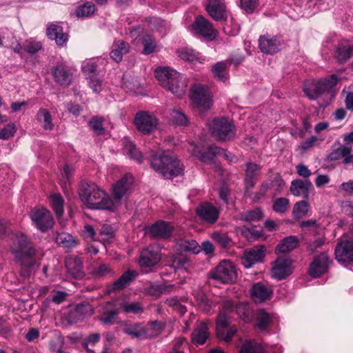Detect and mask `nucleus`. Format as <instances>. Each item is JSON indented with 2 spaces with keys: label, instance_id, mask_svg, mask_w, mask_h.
Here are the masks:
<instances>
[{
  "label": "nucleus",
  "instance_id": "obj_14",
  "mask_svg": "<svg viewBox=\"0 0 353 353\" xmlns=\"http://www.w3.org/2000/svg\"><path fill=\"white\" fill-rule=\"evenodd\" d=\"M266 248L260 245L247 250L241 256L242 265L246 268H250L256 263L261 262L265 256Z\"/></svg>",
  "mask_w": 353,
  "mask_h": 353
},
{
  "label": "nucleus",
  "instance_id": "obj_16",
  "mask_svg": "<svg viewBox=\"0 0 353 353\" xmlns=\"http://www.w3.org/2000/svg\"><path fill=\"white\" fill-rule=\"evenodd\" d=\"M292 273L291 260L285 256L279 257L273 263L271 275L278 280L285 279Z\"/></svg>",
  "mask_w": 353,
  "mask_h": 353
},
{
  "label": "nucleus",
  "instance_id": "obj_33",
  "mask_svg": "<svg viewBox=\"0 0 353 353\" xmlns=\"http://www.w3.org/2000/svg\"><path fill=\"white\" fill-rule=\"evenodd\" d=\"M93 314L92 305L88 303L78 304L75 309L70 313V317L75 321H80L86 316H90Z\"/></svg>",
  "mask_w": 353,
  "mask_h": 353
},
{
  "label": "nucleus",
  "instance_id": "obj_27",
  "mask_svg": "<svg viewBox=\"0 0 353 353\" xmlns=\"http://www.w3.org/2000/svg\"><path fill=\"white\" fill-rule=\"evenodd\" d=\"M46 33L49 39L54 40L59 46H63L68 40V36L63 33L62 27L57 24H50Z\"/></svg>",
  "mask_w": 353,
  "mask_h": 353
},
{
  "label": "nucleus",
  "instance_id": "obj_2",
  "mask_svg": "<svg viewBox=\"0 0 353 353\" xmlns=\"http://www.w3.org/2000/svg\"><path fill=\"white\" fill-rule=\"evenodd\" d=\"M155 74L160 85L176 97L181 98L185 94L188 81L183 74L169 67L157 68Z\"/></svg>",
  "mask_w": 353,
  "mask_h": 353
},
{
  "label": "nucleus",
  "instance_id": "obj_5",
  "mask_svg": "<svg viewBox=\"0 0 353 353\" xmlns=\"http://www.w3.org/2000/svg\"><path fill=\"white\" fill-rule=\"evenodd\" d=\"M337 81V76L332 74L324 79L307 83L304 88V92L310 99H316L324 94L332 96V90Z\"/></svg>",
  "mask_w": 353,
  "mask_h": 353
},
{
  "label": "nucleus",
  "instance_id": "obj_45",
  "mask_svg": "<svg viewBox=\"0 0 353 353\" xmlns=\"http://www.w3.org/2000/svg\"><path fill=\"white\" fill-rule=\"evenodd\" d=\"M271 320L270 314L261 310L258 313L256 327L260 331H263L268 327Z\"/></svg>",
  "mask_w": 353,
  "mask_h": 353
},
{
  "label": "nucleus",
  "instance_id": "obj_43",
  "mask_svg": "<svg viewBox=\"0 0 353 353\" xmlns=\"http://www.w3.org/2000/svg\"><path fill=\"white\" fill-rule=\"evenodd\" d=\"M124 150L125 152L131 158L139 163H141L142 161V154L137 149L135 145L129 140H125L123 142Z\"/></svg>",
  "mask_w": 353,
  "mask_h": 353
},
{
  "label": "nucleus",
  "instance_id": "obj_42",
  "mask_svg": "<svg viewBox=\"0 0 353 353\" xmlns=\"http://www.w3.org/2000/svg\"><path fill=\"white\" fill-rule=\"evenodd\" d=\"M178 56L183 60L195 63L196 61L201 63V58L199 57L195 52L188 48L180 49L177 51Z\"/></svg>",
  "mask_w": 353,
  "mask_h": 353
},
{
  "label": "nucleus",
  "instance_id": "obj_52",
  "mask_svg": "<svg viewBox=\"0 0 353 353\" xmlns=\"http://www.w3.org/2000/svg\"><path fill=\"white\" fill-rule=\"evenodd\" d=\"M212 239L222 248H226L230 245V238L225 232H214L211 234Z\"/></svg>",
  "mask_w": 353,
  "mask_h": 353
},
{
  "label": "nucleus",
  "instance_id": "obj_22",
  "mask_svg": "<svg viewBox=\"0 0 353 353\" xmlns=\"http://www.w3.org/2000/svg\"><path fill=\"white\" fill-rule=\"evenodd\" d=\"M206 10L210 16L216 21L225 19V4L224 0H208Z\"/></svg>",
  "mask_w": 353,
  "mask_h": 353
},
{
  "label": "nucleus",
  "instance_id": "obj_7",
  "mask_svg": "<svg viewBox=\"0 0 353 353\" xmlns=\"http://www.w3.org/2000/svg\"><path fill=\"white\" fill-rule=\"evenodd\" d=\"M190 97L200 111L209 110L212 106L211 96L207 86L195 84L190 90Z\"/></svg>",
  "mask_w": 353,
  "mask_h": 353
},
{
  "label": "nucleus",
  "instance_id": "obj_6",
  "mask_svg": "<svg viewBox=\"0 0 353 353\" xmlns=\"http://www.w3.org/2000/svg\"><path fill=\"white\" fill-rule=\"evenodd\" d=\"M211 134L217 139L226 141L235 134L233 124L224 117L215 118L209 125Z\"/></svg>",
  "mask_w": 353,
  "mask_h": 353
},
{
  "label": "nucleus",
  "instance_id": "obj_10",
  "mask_svg": "<svg viewBox=\"0 0 353 353\" xmlns=\"http://www.w3.org/2000/svg\"><path fill=\"white\" fill-rule=\"evenodd\" d=\"M124 332L137 339L152 338L159 332V326L157 323H152L145 327L140 324H133L126 326Z\"/></svg>",
  "mask_w": 353,
  "mask_h": 353
},
{
  "label": "nucleus",
  "instance_id": "obj_58",
  "mask_svg": "<svg viewBox=\"0 0 353 353\" xmlns=\"http://www.w3.org/2000/svg\"><path fill=\"white\" fill-rule=\"evenodd\" d=\"M272 208L277 213H285L289 208V199L284 197L278 198L275 199Z\"/></svg>",
  "mask_w": 353,
  "mask_h": 353
},
{
  "label": "nucleus",
  "instance_id": "obj_40",
  "mask_svg": "<svg viewBox=\"0 0 353 353\" xmlns=\"http://www.w3.org/2000/svg\"><path fill=\"white\" fill-rule=\"evenodd\" d=\"M37 119L39 122L42 123V126L46 130H52L54 128L52 117L49 111L44 108H41L37 114Z\"/></svg>",
  "mask_w": 353,
  "mask_h": 353
},
{
  "label": "nucleus",
  "instance_id": "obj_29",
  "mask_svg": "<svg viewBox=\"0 0 353 353\" xmlns=\"http://www.w3.org/2000/svg\"><path fill=\"white\" fill-rule=\"evenodd\" d=\"M236 311V305L230 300H225L221 303V308L220 313L217 317V325H228L229 317L228 316L230 313Z\"/></svg>",
  "mask_w": 353,
  "mask_h": 353
},
{
  "label": "nucleus",
  "instance_id": "obj_50",
  "mask_svg": "<svg viewBox=\"0 0 353 353\" xmlns=\"http://www.w3.org/2000/svg\"><path fill=\"white\" fill-rule=\"evenodd\" d=\"M195 301L199 307L204 311L209 312L212 307V303L208 299V297L203 292H199L194 296Z\"/></svg>",
  "mask_w": 353,
  "mask_h": 353
},
{
  "label": "nucleus",
  "instance_id": "obj_18",
  "mask_svg": "<svg viewBox=\"0 0 353 353\" xmlns=\"http://www.w3.org/2000/svg\"><path fill=\"white\" fill-rule=\"evenodd\" d=\"M330 261L327 254L323 252L316 256L311 263L309 274L313 277H319L325 273L328 269Z\"/></svg>",
  "mask_w": 353,
  "mask_h": 353
},
{
  "label": "nucleus",
  "instance_id": "obj_9",
  "mask_svg": "<svg viewBox=\"0 0 353 353\" xmlns=\"http://www.w3.org/2000/svg\"><path fill=\"white\" fill-rule=\"evenodd\" d=\"M212 278L219 280L223 283H230L235 281L237 278L235 265L230 261H222L212 272Z\"/></svg>",
  "mask_w": 353,
  "mask_h": 353
},
{
  "label": "nucleus",
  "instance_id": "obj_4",
  "mask_svg": "<svg viewBox=\"0 0 353 353\" xmlns=\"http://www.w3.org/2000/svg\"><path fill=\"white\" fill-rule=\"evenodd\" d=\"M152 168L164 178L171 179L181 175L183 166L176 158L165 153L154 154L150 161Z\"/></svg>",
  "mask_w": 353,
  "mask_h": 353
},
{
  "label": "nucleus",
  "instance_id": "obj_57",
  "mask_svg": "<svg viewBox=\"0 0 353 353\" xmlns=\"http://www.w3.org/2000/svg\"><path fill=\"white\" fill-rule=\"evenodd\" d=\"M165 303L173 311L177 312L180 315H183L186 312V307L176 298L168 299L165 301Z\"/></svg>",
  "mask_w": 353,
  "mask_h": 353
},
{
  "label": "nucleus",
  "instance_id": "obj_30",
  "mask_svg": "<svg viewBox=\"0 0 353 353\" xmlns=\"http://www.w3.org/2000/svg\"><path fill=\"white\" fill-rule=\"evenodd\" d=\"M261 167L254 163H247L245 176V185L246 191L252 189L255 185V177L259 174Z\"/></svg>",
  "mask_w": 353,
  "mask_h": 353
},
{
  "label": "nucleus",
  "instance_id": "obj_36",
  "mask_svg": "<svg viewBox=\"0 0 353 353\" xmlns=\"http://www.w3.org/2000/svg\"><path fill=\"white\" fill-rule=\"evenodd\" d=\"M137 276L136 271L128 270L124 272L116 281L113 283V290H122L128 285Z\"/></svg>",
  "mask_w": 353,
  "mask_h": 353
},
{
  "label": "nucleus",
  "instance_id": "obj_26",
  "mask_svg": "<svg viewBox=\"0 0 353 353\" xmlns=\"http://www.w3.org/2000/svg\"><path fill=\"white\" fill-rule=\"evenodd\" d=\"M312 186V183L309 179H295L291 182L290 190L296 196H302L303 198L307 199L309 195V189Z\"/></svg>",
  "mask_w": 353,
  "mask_h": 353
},
{
  "label": "nucleus",
  "instance_id": "obj_60",
  "mask_svg": "<svg viewBox=\"0 0 353 353\" xmlns=\"http://www.w3.org/2000/svg\"><path fill=\"white\" fill-rule=\"evenodd\" d=\"M17 132V128L14 123H9L6 125L4 128L0 129V139L7 140L10 138L12 137L15 132Z\"/></svg>",
  "mask_w": 353,
  "mask_h": 353
},
{
  "label": "nucleus",
  "instance_id": "obj_1",
  "mask_svg": "<svg viewBox=\"0 0 353 353\" xmlns=\"http://www.w3.org/2000/svg\"><path fill=\"white\" fill-rule=\"evenodd\" d=\"M79 194L83 203L90 209L114 210L112 199L94 183L82 182Z\"/></svg>",
  "mask_w": 353,
  "mask_h": 353
},
{
  "label": "nucleus",
  "instance_id": "obj_15",
  "mask_svg": "<svg viewBox=\"0 0 353 353\" xmlns=\"http://www.w3.org/2000/svg\"><path fill=\"white\" fill-rule=\"evenodd\" d=\"M160 259V246L159 245H150L141 252L139 264L141 267H152L157 264Z\"/></svg>",
  "mask_w": 353,
  "mask_h": 353
},
{
  "label": "nucleus",
  "instance_id": "obj_54",
  "mask_svg": "<svg viewBox=\"0 0 353 353\" xmlns=\"http://www.w3.org/2000/svg\"><path fill=\"white\" fill-rule=\"evenodd\" d=\"M142 44L143 46V53L149 54L154 52L157 44L154 38L151 35H145L142 39Z\"/></svg>",
  "mask_w": 353,
  "mask_h": 353
},
{
  "label": "nucleus",
  "instance_id": "obj_19",
  "mask_svg": "<svg viewBox=\"0 0 353 353\" xmlns=\"http://www.w3.org/2000/svg\"><path fill=\"white\" fill-rule=\"evenodd\" d=\"M259 43L262 52L271 54L279 52L281 44V41L276 37L270 34L261 36Z\"/></svg>",
  "mask_w": 353,
  "mask_h": 353
},
{
  "label": "nucleus",
  "instance_id": "obj_39",
  "mask_svg": "<svg viewBox=\"0 0 353 353\" xmlns=\"http://www.w3.org/2000/svg\"><path fill=\"white\" fill-rule=\"evenodd\" d=\"M56 242L65 248H73L77 245V241L69 233L61 232L57 234Z\"/></svg>",
  "mask_w": 353,
  "mask_h": 353
},
{
  "label": "nucleus",
  "instance_id": "obj_59",
  "mask_svg": "<svg viewBox=\"0 0 353 353\" xmlns=\"http://www.w3.org/2000/svg\"><path fill=\"white\" fill-rule=\"evenodd\" d=\"M235 312L236 314L244 321L247 322L250 321V310L246 303H241L236 304Z\"/></svg>",
  "mask_w": 353,
  "mask_h": 353
},
{
  "label": "nucleus",
  "instance_id": "obj_35",
  "mask_svg": "<svg viewBox=\"0 0 353 353\" xmlns=\"http://www.w3.org/2000/svg\"><path fill=\"white\" fill-rule=\"evenodd\" d=\"M298 245V238L295 236H289L283 239L276 246L275 252L276 254L288 252L295 249Z\"/></svg>",
  "mask_w": 353,
  "mask_h": 353
},
{
  "label": "nucleus",
  "instance_id": "obj_56",
  "mask_svg": "<svg viewBox=\"0 0 353 353\" xmlns=\"http://www.w3.org/2000/svg\"><path fill=\"white\" fill-rule=\"evenodd\" d=\"M95 11V6L92 3L88 2L79 7L77 10L78 17H88L92 15Z\"/></svg>",
  "mask_w": 353,
  "mask_h": 353
},
{
  "label": "nucleus",
  "instance_id": "obj_28",
  "mask_svg": "<svg viewBox=\"0 0 353 353\" xmlns=\"http://www.w3.org/2000/svg\"><path fill=\"white\" fill-rule=\"evenodd\" d=\"M272 290L261 283L254 284L251 288V296L255 302H263L270 299Z\"/></svg>",
  "mask_w": 353,
  "mask_h": 353
},
{
  "label": "nucleus",
  "instance_id": "obj_55",
  "mask_svg": "<svg viewBox=\"0 0 353 353\" xmlns=\"http://www.w3.org/2000/svg\"><path fill=\"white\" fill-rule=\"evenodd\" d=\"M240 353H263V348L256 342L248 341L241 347Z\"/></svg>",
  "mask_w": 353,
  "mask_h": 353
},
{
  "label": "nucleus",
  "instance_id": "obj_49",
  "mask_svg": "<svg viewBox=\"0 0 353 353\" xmlns=\"http://www.w3.org/2000/svg\"><path fill=\"white\" fill-rule=\"evenodd\" d=\"M227 325H221L216 324L217 336L225 341H230L236 332L235 327H231L229 330H225Z\"/></svg>",
  "mask_w": 353,
  "mask_h": 353
},
{
  "label": "nucleus",
  "instance_id": "obj_47",
  "mask_svg": "<svg viewBox=\"0 0 353 353\" xmlns=\"http://www.w3.org/2000/svg\"><path fill=\"white\" fill-rule=\"evenodd\" d=\"M350 153V145H341L328 155V159L330 161H336L342 158L345 159Z\"/></svg>",
  "mask_w": 353,
  "mask_h": 353
},
{
  "label": "nucleus",
  "instance_id": "obj_25",
  "mask_svg": "<svg viewBox=\"0 0 353 353\" xmlns=\"http://www.w3.org/2000/svg\"><path fill=\"white\" fill-rule=\"evenodd\" d=\"M65 268L69 274L75 278L82 277L83 272V260L77 256H70L65 259Z\"/></svg>",
  "mask_w": 353,
  "mask_h": 353
},
{
  "label": "nucleus",
  "instance_id": "obj_41",
  "mask_svg": "<svg viewBox=\"0 0 353 353\" xmlns=\"http://www.w3.org/2000/svg\"><path fill=\"white\" fill-rule=\"evenodd\" d=\"M172 288V285L150 283L144 288V291L148 295L158 296L161 294L169 292Z\"/></svg>",
  "mask_w": 353,
  "mask_h": 353
},
{
  "label": "nucleus",
  "instance_id": "obj_13",
  "mask_svg": "<svg viewBox=\"0 0 353 353\" xmlns=\"http://www.w3.org/2000/svg\"><path fill=\"white\" fill-rule=\"evenodd\" d=\"M192 31L209 40H213L217 35V31L203 17L198 16L192 23Z\"/></svg>",
  "mask_w": 353,
  "mask_h": 353
},
{
  "label": "nucleus",
  "instance_id": "obj_11",
  "mask_svg": "<svg viewBox=\"0 0 353 353\" xmlns=\"http://www.w3.org/2000/svg\"><path fill=\"white\" fill-rule=\"evenodd\" d=\"M132 183V176L130 174H127L113 185V199L112 200L114 203V210L116 209L118 205L121 203L122 200L126 197Z\"/></svg>",
  "mask_w": 353,
  "mask_h": 353
},
{
  "label": "nucleus",
  "instance_id": "obj_64",
  "mask_svg": "<svg viewBox=\"0 0 353 353\" xmlns=\"http://www.w3.org/2000/svg\"><path fill=\"white\" fill-rule=\"evenodd\" d=\"M262 217V212L260 209L256 208L253 210L248 211L242 215V219L246 221H255Z\"/></svg>",
  "mask_w": 353,
  "mask_h": 353
},
{
  "label": "nucleus",
  "instance_id": "obj_51",
  "mask_svg": "<svg viewBox=\"0 0 353 353\" xmlns=\"http://www.w3.org/2000/svg\"><path fill=\"white\" fill-rule=\"evenodd\" d=\"M92 274L97 278H104L108 276H112L114 272L108 265L100 264L93 268Z\"/></svg>",
  "mask_w": 353,
  "mask_h": 353
},
{
  "label": "nucleus",
  "instance_id": "obj_46",
  "mask_svg": "<svg viewBox=\"0 0 353 353\" xmlns=\"http://www.w3.org/2000/svg\"><path fill=\"white\" fill-rule=\"evenodd\" d=\"M181 249L185 252H192L197 254L201 251V248L197 242L193 239H181L179 241Z\"/></svg>",
  "mask_w": 353,
  "mask_h": 353
},
{
  "label": "nucleus",
  "instance_id": "obj_12",
  "mask_svg": "<svg viewBox=\"0 0 353 353\" xmlns=\"http://www.w3.org/2000/svg\"><path fill=\"white\" fill-rule=\"evenodd\" d=\"M30 218L41 232L47 231L54 225V220L50 212L43 208H34L30 213Z\"/></svg>",
  "mask_w": 353,
  "mask_h": 353
},
{
  "label": "nucleus",
  "instance_id": "obj_31",
  "mask_svg": "<svg viewBox=\"0 0 353 353\" xmlns=\"http://www.w3.org/2000/svg\"><path fill=\"white\" fill-rule=\"evenodd\" d=\"M112 48L110 57L116 62L121 61L123 56L128 53L130 50L129 44L123 40L115 41Z\"/></svg>",
  "mask_w": 353,
  "mask_h": 353
},
{
  "label": "nucleus",
  "instance_id": "obj_3",
  "mask_svg": "<svg viewBox=\"0 0 353 353\" xmlns=\"http://www.w3.org/2000/svg\"><path fill=\"white\" fill-rule=\"evenodd\" d=\"M9 245L17 263L28 268L34 265L36 250L27 236L21 233L11 234L9 236Z\"/></svg>",
  "mask_w": 353,
  "mask_h": 353
},
{
  "label": "nucleus",
  "instance_id": "obj_62",
  "mask_svg": "<svg viewBox=\"0 0 353 353\" xmlns=\"http://www.w3.org/2000/svg\"><path fill=\"white\" fill-rule=\"evenodd\" d=\"M123 80V85L124 88L134 93L139 92V90L140 88V83L139 82L137 78L133 77L130 80L124 77Z\"/></svg>",
  "mask_w": 353,
  "mask_h": 353
},
{
  "label": "nucleus",
  "instance_id": "obj_17",
  "mask_svg": "<svg viewBox=\"0 0 353 353\" xmlns=\"http://www.w3.org/2000/svg\"><path fill=\"white\" fill-rule=\"evenodd\" d=\"M336 259L341 263H353V241L346 240L338 243L335 248Z\"/></svg>",
  "mask_w": 353,
  "mask_h": 353
},
{
  "label": "nucleus",
  "instance_id": "obj_20",
  "mask_svg": "<svg viewBox=\"0 0 353 353\" xmlns=\"http://www.w3.org/2000/svg\"><path fill=\"white\" fill-rule=\"evenodd\" d=\"M172 230L173 226L170 223L158 221L148 229V232L152 237L165 239L170 236Z\"/></svg>",
  "mask_w": 353,
  "mask_h": 353
},
{
  "label": "nucleus",
  "instance_id": "obj_53",
  "mask_svg": "<svg viewBox=\"0 0 353 353\" xmlns=\"http://www.w3.org/2000/svg\"><path fill=\"white\" fill-rule=\"evenodd\" d=\"M308 211V203L305 201H301L295 203L293 208V214L295 218L301 219L305 216Z\"/></svg>",
  "mask_w": 353,
  "mask_h": 353
},
{
  "label": "nucleus",
  "instance_id": "obj_23",
  "mask_svg": "<svg viewBox=\"0 0 353 353\" xmlns=\"http://www.w3.org/2000/svg\"><path fill=\"white\" fill-rule=\"evenodd\" d=\"M215 148H218V147L210 145L207 151L201 152L198 145L194 143H191L188 148V150L201 161L203 163H210L216 156H218V150H215Z\"/></svg>",
  "mask_w": 353,
  "mask_h": 353
},
{
  "label": "nucleus",
  "instance_id": "obj_48",
  "mask_svg": "<svg viewBox=\"0 0 353 353\" xmlns=\"http://www.w3.org/2000/svg\"><path fill=\"white\" fill-rule=\"evenodd\" d=\"M52 207L58 217L63 213V199L59 194H53L50 196Z\"/></svg>",
  "mask_w": 353,
  "mask_h": 353
},
{
  "label": "nucleus",
  "instance_id": "obj_24",
  "mask_svg": "<svg viewBox=\"0 0 353 353\" xmlns=\"http://www.w3.org/2000/svg\"><path fill=\"white\" fill-rule=\"evenodd\" d=\"M52 74L54 81L61 85L68 86L72 80V74L65 65H59L52 68Z\"/></svg>",
  "mask_w": 353,
  "mask_h": 353
},
{
  "label": "nucleus",
  "instance_id": "obj_21",
  "mask_svg": "<svg viewBox=\"0 0 353 353\" xmlns=\"http://www.w3.org/2000/svg\"><path fill=\"white\" fill-rule=\"evenodd\" d=\"M196 212L202 220L208 223H215L219 216V210L209 203L201 204L197 208Z\"/></svg>",
  "mask_w": 353,
  "mask_h": 353
},
{
  "label": "nucleus",
  "instance_id": "obj_32",
  "mask_svg": "<svg viewBox=\"0 0 353 353\" xmlns=\"http://www.w3.org/2000/svg\"><path fill=\"white\" fill-rule=\"evenodd\" d=\"M119 312V307L112 305L111 303H107L104 311L99 317V321L105 325H112L117 319Z\"/></svg>",
  "mask_w": 353,
  "mask_h": 353
},
{
  "label": "nucleus",
  "instance_id": "obj_44",
  "mask_svg": "<svg viewBox=\"0 0 353 353\" xmlns=\"http://www.w3.org/2000/svg\"><path fill=\"white\" fill-rule=\"evenodd\" d=\"M227 63L224 61L217 62L212 68L214 77L221 81H225L228 75L226 73Z\"/></svg>",
  "mask_w": 353,
  "mask_h": 353
},
{
  "label": "nucleus",
  "instance_id": "obj_37",
  "mask_svg": "<svg viewBox=\"0 0 353 353\" xmlns=\"http://www.w3.org/2000/svg\"><path fill=\"white\" fill-rule=\"evenodd\" d=\"M352 56L353 46L351 45H339L334 54L335 59L341 63L346 62Z\"/></svg>",
  "mask_w": 353,
  "mask_h": 353
},
{
  "label": "nucleus",
  "instance_id": "obj_61",
  "mask_svg": "<svg viewBox=\"0 0 353 353\" xmlns=\"http://www.w3.org/2000/svg\"><path fill=\"white\" fill-rule=\"evenodd\" d=\"M89 125L92 130L98 135L103 134L104 128L103 127V119L98 117H94L91 119L89 122Z\"/></svg>",
  "mask_w": 353,
  "mask_h": 353
},
{
  "label": "nucleus",
  "instance_id": "obj_8",
  "mask_svg": "<svg viewBox=\"0 0 353 353\" xmlns=\"http://www.w3.org/2000/svg\"><path fill=\"white\" fill-rule=\"evenodd\" d=\"M157 117L145 111L138 112L134 119V124L137 130L143 134H150L158 125Z\"/></svg>",
  "mask_w": 353,
  "mask_h": 353
},
{
  "label": "nucleus",
  "instance_id": "obj_38",
  "mask_svg": "<svg viewBox=\"0 0 353 353\" xmlns=\"http://www.w3.org/2000/svg\"><path fill=\"white\" fill-rule=\"evenodd\" d=\"M119 309L126 314H138L143 312V307L137 301H122L119 303Z\"/></svg>",
  "mask_w": 353,
  "mask_h": 353
},
{
  "label": "nucleus",
  "instance_id": "obj_34",
  "mask_svg": "<svg viewBox=\"0 0 353 353\" xmlns=\"http://www.w3.org/2000/svg\"><path fill=\"white\" fill-rule=\"evenodd\" d=\"M209 336L208 327L206 323L201 322L194 330L192 334V341L197 345H203Z\"/></svg>",
  "mask_w": 353,
  "mask_h": 353
},
{
  "label": "nucleus",
  "instance_id": "obj_63",
  "mask_svg": "<svg viewBox=\"0 0 353 353\" xmlns=\"http://www.w3.org/2000/svg\"><path fill=\"white\" fill-rule=\"evenodd\" d=\"M171 119L176 125H183L188 123L186 116L180 110H173L171 113Z\"/></svg>",
  "mask_w": 353,
  "mask_h": 353
}]
</instances>
